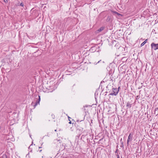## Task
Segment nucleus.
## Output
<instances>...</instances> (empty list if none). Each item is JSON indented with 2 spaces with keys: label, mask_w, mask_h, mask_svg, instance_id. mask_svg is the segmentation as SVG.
Returning <instances> with one entry per match:
<instances>
[{
  "label": "nucleus",
  "mask_w": 158,
  "mask_h": 158,
  "mask_svg": "<svg viewBox=\"0 0 158 158\" xmlns=\"http://www.w3.org/2000/svg\"><path fill=\"white\" fill-rule=\"evenodd\" d=\"M39 149H40V148H41V147H39Z\"/></svg>",
  "instance_id": "28"
},
{
  "label": "nucleus",
  "mask_w": 158,
  "mask_h": 158,
  "mask_svg": "<svg viewBox=\"0 0 158 158\" xmlns=\"http://www.w3.org/2000/svg\"><path fill=\"white\" fill-rule=\"evenodd\" d=\"M116 46H118V45H116Z\"/></svg>",
  "instance_id": "39"
},
{
  "label": "nucleus",
  "mask_w": 158,
  "mask_h": 158,
  "mask_svg": "<svg viewBox=\"0 0 158 158\" xmlns=\"http://www.w3.org/2000/svg\"><path fill=\"white\" fill-rule=\"evenodd\" d=\"M116 156H117V158H120L118 153H117V154H116Z\"/></svg>",
  "instance_id": "16"
},
{
  "label": "nucleus",
  "mask_w": 158,
  "mask_h": 158,
  "mask_svg": "<svg viewBox=\"0 0 158 158\" xmlns=\"http://www.w3.org/2000/svg\"><path fill=\"white\" fill-rule=\"evenodd\" d=\"M75 85V84H74V85H73V86H74V85Z\"/></svg>",
  "instance_id": "34"
},
{
  "label": "nucleus",
  "mask_w": 158,
  "mask_h": 158,
  "mask_svg": "<svg viewBox=\"0 0 158 158\" xmlns=\"http://www.w3.org/2000/svg\"><path fill=\"white\" fill-rule=\"evenodd\" d=\"M106 88H108V86H107L106 87Z\"/></svg>",
  "instance_id": "31"
},
{
  "label": "nucleus",
  "mask_w": 158,
  "mask_h": 158,
  "mask_svg": "<svg viewBox=\"0 0 158 158\" xmlns=\"http://www.w3.org/2000/svg\"><path fill=\"white\" fill-rule=\"evenodd\" d=\"M94 48V47H92V48Z\"/></svg>",
  "instance_id": "32"
},
{
  "label": "nucleus",
  "mask_w": 158,
  "mask_h": 158,
  "mask_svg": "<svg viewBox=\"0 0 158 158\" xmlns=\"http://www.w3.org/2000/svg\"><path fill=\"white\" fill-rule=\"evenodd\" d=\"M130 141V140H128V139H127V146H128L129 145V142Z\"/></svg>",
  "instance_id": "14"
},
{
  "label": "nucleus",
  "mask_w": 158,
  "mask_h": 158,
  "mask_svg": "<svg viewBox=\"0 0 158 158\" xmlns=\"http://www.w3.org/2000/svg\"><path fill=\"white\" fill-rule=\"evenodd\" d=\"M133 134V133H131L129 134L128 137V139L130 141H131L132 140Z\"/></svg>",
  "instance_id": "5"
},
{
  "label": "nucleus",
  "mask_w": 158,
  "mask_h": 158,
  "mask_svg": "<svg viewBox=\"0 0 158 158\" xmlns=\"http://www.w3.org/2000/svg\"><path fill=\"white\" fill-rule=\"evenodd\" d=\"M69 124H71V123H72V122H71V121H70V120H69Z\"/></svg>",
  "instance_id": "21"
},
{
  "label": "nucleus",
  "mask_w": 158,
  "mask_h": 158,
  "mask_svg": "<svg viewBox=\"0 0 158 158\" xmlns=\"http://www.w3.org/2000/svg\"><path fill=\"white\" fill-rule=\"evenodd\" d=\"M116 46H118V45H116Z\"/></svg>",
  "instance_id": "37"
},
{
  "label": "nucleus",
  "mask_w": 158,
  "mask_h": 158,
  "mask_svg": "<svg viewBox=\"0 0 158 158\" xmlns=\"http://www.w3.org/2000/svg\"><path fill=\"white\" fill-rule=\"evenodd\" d=\"M85 106H86L85 107H87L86 105H85Z\"/></svg>",
  "instance_id": "36"
},
{
  "label": "nucleus",
  "mask_w": 158,
  "mask_h": 158,
  "mask_svg": "<svg viewBox=\"0 0 158 158\" xmlns=\"http://www.w3.org/2000/svg\"><path fill=\"white\" fill-rule=\"evenodd\" d=\"M116 15H117L118 16L122 15L121 14L118 13L117 12Z\"/></svg>",
  "instance_id": "18"
},
{
  "label": "nucleus",
  "mask_w": 158,
  "mask_h": 158,
  "mask_svg": "<svg viewBox=\"0 0 158 158\" xmlns=\"http://www.w3.org/2000/svg\"><path fill=\"white\" fill-rule=\"evenodd\" d=\"M147 41H148L147 39L146 40L143 42L141 44L140 47H141L143 46L145 44L147 43Z\"/></svg>",
  "instance_id": "6"
},
{
  "label": "nucleus",
  "mask_w": 158,
  "mask_h": 158,
  "mask_svg": "<svg viewBox=\"0 0 158 158\" xmlns=\"http://www.w3.org/2000/svg\"><path fill=\"white\" fill-rule=\"evenodd\" d=\"M118 149H117L115 152V154H117V153H118Z\"/></svg>",
  "instance_id": "17"
},
{
  "label": "nucleus",
  "mask_w": 158,
  "mask_h": 158,
  "mask_svg": "<svg viewBox=\"0 0 158 158\" xmlns=\"http://www.w3.org/2000/svg\"><path fill=\"white\" fill-rule=\"evenodd\" d=\"M39 152H41L42 151V150H41V149H40H40H39Z\"/></svg>",
  "instance_id": "24"
},
{
  "label": "nucleus",
  "mask_w": 158,
  "mask_h": 158,
  "mask_svg": "<svg viewBox=\"0 0 158 158\" xmlns=\"http://www.w3.org/2000/svg\"><path fill=\"white\" fill-rule=\"evenodd\" d=\"M120 87H119L118 88H112V92L111 93L109 94V95L112 96H116L119 90Z\"/></svg>",
  "instance_id": "1"
},
{
  "label": "nucleus",
  "mask_w": 158,
  "mask_h": 158,
  "mask_svg": "<svg viewBox=\"0 0 158 158\" xmlns=\"http://www.w3.org/2000/svg\"><path fill=\"white\" fill-rule=\"evenodd\" d=\"M157 21V22L158 23V20Z\"/></svg>",
  "instance_id": "41"
},
{
  "label": "nucleus",
  "mask_w": 158,
  "mask_h": 158,
  "mask_svg": "<svg viewBox=\"0 0 158 158\" xmlns=\"http://www.w3.org/2000/svg\"><path fill=\"white\" fill-rule=\"evenodd\" d=\"M113 13L115 14H116L117 12L115 11H113Z\"/></svg>",
  "instance_id": "19"
},
{
  "label": "nucleus",
  "mask_w": 158,
  "mask_h": 158,
  "mask_svg": "<svg viewBox=\"0 0 158 158\" xmlns=\"http://www.w3.org/2000/svg\"><path fill=\"white\" fill-rule=\"evenodd\" d=\"M131 104H130L129 102H127L126 105V107H129L131 108Z\"/></svg>",
  "instance_id": "7"
},
{
  "label": "nucleus",
  "mask_w": 158,
  "mask_h": 158,
  "mask_svg": "<svg viewBox=\"0 0 158 158\" xmlns=\"http://www.w3.org/2000/svg\"><path fill=\"white\" fill-rule=\"evenodd\" d=\"M85 106H86L85 107H87L86 105H85Z\"/></svg>",
  "instance_id": "35"
},
{
  "label": "nucleus",
  "mask_w": 158,
  "mask_h": 158,
  "mask_svg": "<svg viewBox=\"0 0 158 158\" xmlns=\"http://www.w3.org/2000/svg\"><path fill=\"white\" fill-rule=\"evenodd\" d=\"M1 158H7V156L6 154H3Z\"/></svg>",
  "instance_id": "9"
},
{
  "label": "nucleus",
  "mask_w": 158,
  "mask_h": 158,
  "mask_svg": "<svg viewBox=\"0 0 158 158\" xmlns=\"http://www.w3.org/2000/svg\"><path fill=\"white\" fill-rule=\"evenodd\" d=\"M1 129V126H0V130Z\"/></svg>",
  "instance_id": "30"
},
{
  "label": "nucleus",
  "mask_w": 158,
  "mask_h": 158,
  "mask_svg": "<svg viewBox=\"0 0 158 158\" xmlns=\"http://www.w3.org/2000/svg\"><path fill=\"white\" fill-rule=\"evenodd\" d=\"M84 119H85V118H84H84H83V119L81 120H77V122H79V121H80V122H81L82 121H83V120H84Z\"/></svg>",
  "instance_id": "12"
},
{
  "label": "nucleus",
  "mask_w": 158,
  "mask_h": 158,
  "mask_svg": "<svg viewBox=\"0 0 158 158\" xmlns=\"http://www.w3.org/2000/svg\"><path fill=\"white\" fill-rule=\"evenodd\" d=\"M102 139H100L99 140V141H101Z\"/></svg>",
  "instance_id": "27"
},
{
  "label": "nucleus",
  "mask_w": 158,
  "mask_h": 158,
  "mask_svg": "<svg viewBox=\"0 0 158 158\" xmlns=\"http://www.w3.org/2000/svg\"><path fill=\"white\" fill-rule=\"evenodd\" d=\"M20 6H24V4L23 3V2H22L20 4Z\"/></svg>",
  "instance_id": "15"
},
{
  "label": "nucleus",
  "mask_w": 158,
  "mask_h": 158,
  "mask_svg": "<svg viewBox=\"0 0 158 158\" xmlns=\"http://www.w3.org/2000/svg\"><path fill=\"white\" fill-rule=\"evenodd\" d=\"M120 142L121 143L122 142H123L122 141V138H121V139H120Z\"/></svg>",
  "instance_id": "20"
},
{
  "label": "nucleus",
  "mask_w": 158,
  "mask_h": 158,
  "mask_svg": "<svg viewBox=\"0 0 158 158\" xmlns=\"http://www.w3.org/2000/svg\"><path fill=\"white\" fill-rule=\"evenodd\" d=\"M139 97V96H137L136 99H137V98Z\"/></svg>",
  "instance_id": "26"
},
{
  "label": "nucleus",
  "mask_w": 158,
  "mask_h": 158,
  "mask_svg": "<svg viewBox=\"0 0 158 158\" xmlns=\"http://www.w3.org/2000/svg\"><path fill=\"white\" fill-rule=\"evenodd\" d=\"M4 1L5 2H7L8 1H7V0H4Z\"/></svg>",
  "instance_id": "22"
},
{
  "label": "nucleus",
  "mask_w": 158,
  "mask_h": 158,
  "mask_svg": "<svg viewBox=\"0 0 158 158\" xmlns=\"http://www.w3.org/2000/svg\"><path fill=\"white\" fill-rule=\"evenodd\" d=\"M121 145H120V147L121 148H123V142H122L121 143Z\"/></svg>",
  "instance_id": "11"
},
{
  "label": "nucleus",
  "mask_w": 158,
  "mask_h": 158,
  "mask_svg": "<svg viewBox=\"0 0 158 158\" xmlns=\"http://www.w3.org/2000/svg\"><path fill=\"white\" fill-rule=\"evenodd\" d=\"M56 131V130H55V131Z\"/></svg>",
  "instance_id": "33"
},
{
  "label": "nucleus",
  "mask_w": 158,
  "mask_h": 158,
  "mask_svg": "<svg viewBox=\"0 0 158 158\" xmlns=\"http://www.w3.org/2000/svg\"><path fill=\"white\" fill-rule=\"evenodd\" d=\"M104 29V28L103 27H101L98 30V32H100L101 31H102Z\"/></svg>",
  "instance_id": "8"
},
{
  "label": "nucleus",
  "mask_w": 158,
  "mask_h": 158,
  "mask_svg": "<svg viewBox=\"0 0 158 158\" xmlns=\"http://www.w3.org/2000/svg\"><path fill=\"white\" fill-rule=\"evenodd\" d=\"M116 46H118V45H116Z\"/></svg>",
  "instance_id": "40"
},
{
  "label": "nucleus",
  "mask_w": 158,
  "mask_h": 158,
  "mask_svg": "<svg viewBox=\"0 0 158 158\" xmlns=\"http://www.w3.org/2000/svg\"><path fill=\"white\" fill-rule=\"evenodd\" d=\"M77 129L80 131L81 133H83L85 131L84 130L83 127L81 123H79L77 125Z\"/></svg>",
  "instance_id": "2"
},
{
  "label": "nucleus",
  "mask_w": 158,
  "mask_h": 158,
  "mask_svg": "<svg viewBox=\"0 0 158 158\" xmlns=\"http://www.w3.org/2000/svg\"><path fill=\"white\" fill-rule=\"evenodd\" d=\"M38 97V99L36 100V101L35 102H32L31 103V105L34 106V108H35L36 106L38 105V104H39L40 103V96L39 95Z\"/></svg>",
  "instance_id": "3"
},
{
  "label": "nucleus",
  "mask_w": 158,
  "mask_h": 158,
  "mask_svg": "<svg viewBox=\"0 0 158 158\" xmlns=\"http://www.w3.org/2000/svg\"><path fill=\"white\" fill-rule=\"evenodd\" d=\"M125 60H127V59H126V57H123L122 59V60H123V61H124Z\"/></svg>",
  "instance_id": "13"
},
{
  "label": "nucleus",
  "mask_w": 158,
  "mask_h": 158,
  "mask_svg": "<svg viewBox=\"0 0 158 158\" xmlns=\"http://www.w3.org/2000/svg\"><path fill=\"white\" fill-rule=\"evenodd\" d=\"M110 17L109 16H108L107 18V19H106V21L107 22H108L110 21Z\"/></svg>",
  "instance_id": "10"
},
{
  "label": "nucleus",
  "mask_w": 158,
  "mask_h": 158,
  "mask_svg": "<svg viewBox=\"0 0 158 158\" xmlns=\"http://www.w3.org/2000/svg\"><path fill=\"white\" fill-rule=\"evenodd\" d=\"M68 119H69V120H70V118H70V117L69 116H68Z\"/></svg>",
  "instance_id": "23"
},
{
  "label": "nucleus",
  "mask_w": 158,
  "mask_h": 158,
  "mask_svg": "<svg viewBox=\"0 0 158 158\" xmlns=\"http://www.w3.org/2000/svg\"><path fill=\"white\" fill-rule=\"evenodd\" d=\"M101 61V60H100L99 61H98V63Z\"/></svg>",
  "instance_id": "29"
},
{
  "label": "nucleus",
  "mask_w": 158,
  "mask_h": 158,
  "mask_svg": "<svg viewBox=\"0 0 158 158\" xmlns=\"http://www.w3.org/2000/svg\"><path fill=\"white\" fill-rule=\"evenodd\" d=\"M32 143H33V142H32ZM32 145V144H31L30 145V146L29 147V148H30V147L31 145Z\"/></svg>",
  "instance_id": "25"
},
{
  "label": "nucleus",
  "mask_w": 158,
  "mask_h": 158,
  "mask_svg": "<svg viewBox=\"0 0 158 158\" xmlns=\"http://www.w3.org/2000/svg\"><path fill=\"white\" fill-rule=\"evenodd\" d=\"M151 46L152 49H153L154 50L158 49V43L156 44L154 43L153 42L151 44Z\"/></svg>",
  "instance_id": "4"
},
{
  "label": "nucleus",
  "mask_w": 158,
  "mask_h": 158,
  "mask_svg": "<svg viewBox=\"0 0 158 158\" xmlns=\"http://www.w3.org/2000/svg\"><path fill=\"white\" fill-rule=\"evenodd\" d=\"M116 46H118V45H116Z\"/></svg>",
  "instance_id": "38"
}]
</instances>
